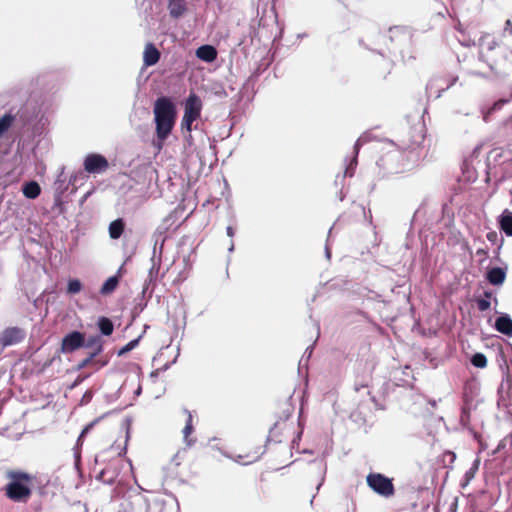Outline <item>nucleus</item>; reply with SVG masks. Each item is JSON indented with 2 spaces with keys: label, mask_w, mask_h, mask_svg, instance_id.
Returning <instances> with one entry per match:
<instances>
[{
  "label": "nucleus",
  "mask_w": 512,
  "mask_h": 512,
  "mask_svg": "<svg viewBox=\"0 0 512 512\" xmlns=\"http://www.w3.org/2000/svg\"><path fill=\"white\" fill-rule=\"evenodd\" d=\"M7 483L2 491L7 499L14 503H27L36 482V476L20 469H9L5 472Z\"/></svg>",
  "instance_id": "obj_1"
},
{
  "label": "nucleus",
  "mask_w": 512,
  "mask_h": 512,
  "mask_svg": "<svg viewBox=\"0 0 512 512\" xmlns=\"http://www.w3.org/2000/svg\"><path fill=\"white\" fill-rule=\"evenodd\" d=\"M157 139L163 143L171 133L176 118V108L167 97H160L154 104Z\"/></svg>",
  "instance_id": "obj_2"
},
{
  "label": "nucleus",
  "mask_w": 512,
  "mask_h": 512,
  "mask_svg": "<svg viewBox=\"0 0 512 512\" xmlns=\"http://www.w3.org/2000/svg\"><path fill=\"white\" fill-rule=\"evenodd\" d=\"M263 437H250L242 441L238 447V457L245 464L257 461L265 452L266 441Z\"/></svg>",
  "instance_id": "obj_3"
},
{
  "label": "nucleus",
  "mask_w": 512,
  "mask_h": 512,
  "mask_svg": "<svg viewBox=\"0 0 512 512\" xmlns=\"http://www.w3.org/2000/svg\"><path fill=\"white\" fill-rule=\"evenodd\" d=\"M368 487L384 498H390L395 494L393 480L387 476L372 472L366 476Z\"/></svg>",
  "instance_id": "obj_4"
},
{
  "label": "nucleus",
  "mask_w": 512,
  "mask_h": 512,
  "mask_svg": "<svg viewBox=\"0 0 512 512\" xmlns=\"http://www.w3.org/2000/svg\"><path fill=\"white\" fill-rule=\"evenodd\" d=\"M291 414H286L277 420L269 431L268 440L282 442L283 438L288 437L294 430L293 421L290 420Z\"/></svg>",
  "instance_id": "obj_5"
},
{
  "label": "nucleus",
  "mask_w": 512,
  "mask_h": 512,
  "mask_svg": "<svg viewBox=\"0 0 512 512\" xmlns=\"http://www.w3.org/2000/svg\"><path fill=\"white\" fill-rule=\"evenodd\" d=\"M108 167V160L101 154H88L84 160V170L90 174L102 173Z\"/></svg>",
  "instance_id": "obj_6"
},
{
  "label": "nucleus",
  "mask_w": 512,
  "mask_h": 512,
  "mask_svg": "<svg viewBox=\"0 0 512 512\" xmlns=\"http://www.w3.org/2000/svg\"><path fill=\"white\" fill-rule=\"evenodd\" d=\"M85 345V335L79 331H73L65 335L61 342V352L72 353Z\"/></svg>",
  "instance_id": "obj_7"
},
{
  "label": "nucleus",
  "mask_w": 512,
  "mask_h": 512,
  "mask_svg": "<svg viewBox=\"0 0 512 512\" xmlns=\"http://www.w3.org/2000/svg\"><path fill=\"white\" fill-rule=\"evenodd\" d=\"M25 338V333L21 328L8 327L0 334V344L3 347L20 343Z\"/></svg>",
  "instance_id": "obj_8"
},
{
  "label": "nucleus",
  "mask_w": 512,
  "mask_h": 512,
  "mask_svg": "<svg viewBox=\"0 0 512 512\" xmlns=\"http://www.w3.org/2000/svg\"><path fill=\"white\" fill-rule=\"evenodd\" d=\"M201 110L202 102L200 98L196 94L191 93L185 102L184 113L197 120L201 115Z\"/></svg>",
  "instance_id": "obj_9"
},
{
  "label": "nucleus",
  "mask_w": 512,
  "mask_h": 512,
  "mask_svg": "<svg viewBox=\"0 0 512 512\" xmlns=\"http://www.w3.org/2000/svg\"><path fill=\"white\" fill-rule=\"evenodd\" d=\"M183 412L186 415V423H185V426H184L183 431H182L183 432V438H184L185 443L188 446H192L196 442V439L191 437V435L194 432L193 415L187 409H183Z\"/></svg>",
  "instance_id": "obj_10"
},
{
  "label": "nucleus",
  "mask_w": 512,
  "mask_h": 512,
  "mask_svg": "<svg viewBox=\"0 0 512 512\" xmlns=\"http://www.w3.org/2000/svg\"><path fill=\"white\" fill-rule=\"evenodd\" d=\"M168 10L172 18L178 19L182 17L187 11L186 0H169Z\"/></svg>",
  "instance_id": "obj_11"
},
{
  "label": "nucleus",
  "mask_w": 512,
  "mask_h": 512,
  "mask_svg": "<svg viewBox=\"0 0 512 512\" xmlns=\"http://www.w3.org/2000/svg\"><path fill=\"white\" fill-rule=\"evenodd\" d=\"M196 56L204 62H212L217 57V50L212 45H202L196 50Z\"/></svg>",
  "instance_id": "obj_12"
},
{
  "label": "nucleus",
  "mask_w": 512,
  "mask_h": 512,
  "mask_svg": "<svg viewBox=\"0 0 512 512\" xmlns=\"http://www.w3.org/2000/svg\"><path fill=\"white\" fill-rule=\"evenodd\" d=\"M487 280L492 285H501L506 278L505 271L500 267H494L487 272Z\"/></svg>",
  "instance_id": "obj_13"
},
{
  "label": "nucleus",
  "mask_w": 512,
  "mask_h": 512,
  "mask_svg": "<svg viewBox=\"0 0 512 512\" xmlns=\"http://www.w3.org/2000/svg\"><path fill=\"white\" fill-rule=\"evenodd\" d=\"M159 58L158 49L151 43L147 44L143 53L144 64H157Z\"/></svg>",
  "instance_id": "obj_14"
},
{
  "label": "nucleus",
  "mask_w": 512,
  "mask_h": 512,
  "mask_svg": "<svg viewBox=\"0 0 512 512\" xmlns=\"http://www.w3.org/2000/svg\"><path fill=\"white\" fill-rule=\"evenodd\" d=\"M499 226L507 236H512V212L508 209H505L501 214Z\"/></svg>",
  "instance_id": "obj_15"
},
{
  "label": "nucleus",
  "mask_w": 512,
  "mask_h": 512,
  "mask_svg": "<svg viewBox=\"0 0 512 512\" xmlns=\"http://www.w3.org/2000/svg\"><path fill=\"white\" fill-rule=\"evenodd\" d=\"M125 229V222L122 218H118L109 224V236L111 239H119Z\"/></svg>",
  "instance_id": "obj_16"
},
{
  "label": "nucleus",
  "mask_w": 512,
  "mask_h": 512,
  "mask_svg": "<svg viewBox=\"0 0 512 512\" xmlns=\"http://www.w3.org/2000/svg\"><path fill=\"white\" fill-rule=\"evenodd\" d=\"M495 328L508 336H512V320L508 316H500L496 319Z\"/></svg>",
  "instance_id": "obj_17"
},
{
  "label": "nucleus",
  "mask_w": 512,
  "mask_h": 512,
  "mask_svg": "<svg viewBox=\"0 0 512 512\" xmlns=\"http://www.w3.org/2000/svg\"><path fill=\"white\" fill-rule=\"evenodd\" d=\"M22 192L28 199H36L41 193V187L36 181H30L23 185Z\"/></svg>",
  "instance_id": "obj_18"
},
{
  "label": "nucleus",
  "mask_w": 512,
  "mask_h": 512,
  "mask_svg": "<svg viewBox=\"0 0 512 512\" xmlns=\"http://www.w3.org/2000/svg\"><path fill=\"white\" fill-rule=\"evenodd\" d=\"M474 397H475V385H474V383L473 382H466L465 385H464L463 395H462L463 405L468 404V405L473 406Z\"/></svg>",
  "instance_id": "obj_19"
},
{
  "label": "nucleus",
  "mask_w": 512,
  "mask_h": 512,
  "mask_svg": "<svg viewBox=\"0 0 512 512\" xmlns=\"http://www.w3.org/2000/svg\"><path fill=\"white\" fill-rule=\"evenodd\" d=\"M98 327L101 333L105 336H110L113 333V322L107 317H100L98 320Z\"/></svg>",
  "instance_id": "obj_20"
},
{
  "label": "nucleus",
  "mask_w": 512,
  "mask_h": 512,
  "mask_svg": "<svg viewBox=\"0 0 512 512\" xmlns=\"http://www.w3.org/2000/svg\"><path fill=\"white\" fill-rule=\"evenodd\" d=\"M119 280L116 276L109 277L100 289L102 295H108L112 293L118 286Z\"/></svg>",
  "instance_id": "obj_21"
},
{
  "label": "nucleus",
  "mask_w": 512,
  "mask_h": 512,
  "mask_svg": "<svg viewBox=\"0 0 512 512\" xmlns=\"http://www.w3.org/2000/svg\"><path fill=\"white\" fill-rule=\"evenodd\" d=\"M473 409V406L471 405H463L461 407V414H460V423L463 427H468L471 422V411Z\"/></svg>",
  "instance_id": "obj_22"
},
{
  "label": "nucleus",
  "mask_w": 512,
  "mask_h": 512,
  "mask_svg": "<svg viewBox=\"0 0 512 512\" xmlns=\"http://www.w3.org/2000/svg\"><path fill=\"white\" fill-rule=\"evenodd\" d=\"M492 297V292L490 291H485L484 292V298H479L476 300V304H477V308L483 312V311H486L490 308L491 306V303H490V298Z\"/></svg>",
  "instance_id": "obj_23"
},
{
  "label": "nucleus",
  "mask_w": 512,
  "mask_h": 512,
  "mask_svg": "<svg viewBox=\"0 0 512 512\" xmlns=\"http://www.w3.org/2000/svg\"><path fill=\"white\" fill-rule=\"evenodd\" d=\"M15 117L11 114H5L0 118V137L11 127Z\"/></svg>",
  "instance_id": "obj_24"
},
{
  "label": "nucleus",
  "mask_w": 512,
  "mask_h": 512,
  "mask_svg": "<svg viewBox=\"0 0 512 512\" xmlns=\"http://www.w3.org/2000/svg\"><path fill=\"white\" fill-rule=\"evenodd\" d=\"M82 290V283L78 279H70L67 285V293L74 295Z\"/></svg>",
  "instance_id": "obj_25"
},
{
  "label": "nucleus",
  "mask_w": 512,
  "mask_h": 512,
  "mask_svg": "<svg viewBox=\"0 0 512 512\" xmlns=\"http://www.w3.org/2000/svg\"><path fill=\"white\" fill-rule=\"evenodd\" d=\"M471 363L478 368H484L487 365V358L482 353H476L471 358Z\"/></svg>",
  "instance_id": "obj_26"
},
{
  "label": "nucleus",
  "mask_w": 512,
  "mask_h": 512,
  "mask_svg": "<svg viewBox=\"0 0 512 512\" xmlns=\"http://www.w3.org/2000/svg\"><path fill=\"white\" fill-rule=\"evenodd\" d=\"M508 102V100L506 99H500L498 101H496L493 106L486 112V114L484 115V120L485 121H488V118H489V115H491L493 112L497 111V110H500L504 104H506Z\"/></svg>",
  "instance_id": "obj_27"
},
{
  "label": "nucleus",
  "mask_w": 512,
  "mask_h": 512,
  "mask_svg": "<svg viewBox=\"0 0 512 512\" xmlns=\"http://www.w3.org/2000/svg\"><path fill=\"white\" fill-rule=\"evenodd\" d=\"M102 351V345H98V348L92 352L87 358L83 359L80 363H79V368H84V367H87L91 362L92 360Z\"/></svg>",
  "instance_id": "obj_28"
},
{
  "label": "nucleus",
  "mask_w": 512,
  "mask_h": 512,
  "mask_svg": "<svg viewBox=\"0 0 512 512\" xmlns=\"http://www.w3.org/2000/svg\"><path fill=\"white\" fill-rule=\"evenodd\" d=\"M139 340H140V338H137V339H134V340H131L130 342H128L125 346H123L118 351V356H123L124 354L133 350L138 345Z\"/></svg>",
  "instance_id": "obj_29"
},
{
  "label": "nucleus",
  "mask_w": 512,
  "mask_h": 512,
  "mask_svg": "<svg viewBox=\"0 0 512 512\" xmlns=\"http://www.w3.org/2000/svg\"><path fill=\"white\" fill-rule=\"evenodd\" d=\"M196 121L195 118L189 116V115H186V113H184L183 115V118H182V121H181V128L182 130H186L187 132H191L192 130V123Z\"/></svg>",
  "instance_id": "obj_30"
},
{
  "label": "nucleus",
  "mask_w": 512,
  "mask_h": 512,
  "mask_svg": "<svg viewBox=\"0 0 512 512\" xmlns=\"http://www.w3.org/2000/svg\"><path fill=\"white\" fill-rule=\"evenodd\" d=\"M196 121L195 118L189 116V115H186V113H184L183 115V118H182V121H181V128L182 130H186L187 132H191L192 130V123Z\"/></svg>",
  "instance_id": "obj_31"
},
{
  "label": "nucleus",
  "mask_w": 512,
  "mask_h": 512,
  "mask_svg": "<svg viewBox=\"0 0 512 512\" xmlns=\"http://www.w3.org/2000/svg\"><path fill=\"white\" fill-rule=\"evenodd\" d=\"M98 420H94L92 421L91 423H89L81 432L80 436H79V440L82 439L92 428L93 426L95 425V423L97 422Z\"/></svg>",
  "instance_id": "obj_32"
},
{
  "label": "nucleus",
  "mask_w": 512,
  "mask_h": 512,
  "mask_svg": "<svg viewBox=\"0 0 512 512\" xmlns=\"http://www.w3.org/2000/svg\"><path fill=\"white\" fill-rule=\"evenodd\" d=\"M94 345H96V346H98V345H102V344H101V342H100L99 337H93V338H90V339L88 340L87 346H89V347H90V346H94ZM97 348H98V347H96V349H97Z\"/></svg>",
  "instance_id": "obj_33"
},
{
  "label": "nucleus",
  "mask_w": 512,
  "mask_h": 512,
  "mask_svg": "<svg viewBox=\"0 0 512 512\" xmlns=\"http://www.w3.org/2000/svg\"><path fill=\"white\" fill-rule=\"evenodd\" d=\"M420 128H421L420 129V134L418 135V138L416 140H414V143H416V144H420L424 140V134L422 133L423 129H424V126L421 125Z\"/></svg>",
  "instance_id": "obj_34"
},
{
  "label": "nucleus",
  "mask_w": 512,
  "mask_h": 512,
  "mask_svg": "<svg viewBox=\"0 0 512 512\" xmlns=\"http://www.w3.org/2000/svg\"><path fill=\"white\" fill-rule=\"evenodd\" d=\"M504 32H508L512 35V22L511 20H507L504 27Z\"/></svg>",
  "instance_id": "obj_35"
},
{
  "label": "nucleus",
  "mask_w": 512,
  "mask_h": 512,
  "mask_svg": "<svg viewBox=\"0 0 512 512\" xmlns=\"http://www.w3.org/2000/svg\"><path fill=\"white\" fill-rule=\"evenodd\" d=\"M368 383H361L355 385V391L358 392L361 388H368Z\"/></svg>",
  "instance_id": "obj_36"
},
{
  "label": "nucleus",
  "mask_w": 512,
  "mask_h": 512,
  "mask_svg": "<svg viewBox=\"0 0 512 512\" xmlns=\"http://www.w3.org/2000/svg\"><path fill=\"white\" fill-rule=\"evenodd\" d=\"M226 232H227V235L229 237H233L234 236V229H233V227L228 226L227 229H226Z\"/></svg>",
  "instance_id": "obj_37"
},
{
  "label": "nucleus",
  "mask_w": 512,
  "mask_h": 512,
  "mask_svg": "<svg viewBox=\"0 0 512 512\" xmlns=\"http://www.w3.org/2000/svg\"><path fill=\"white\" fill-rule=\"evenodd\" d=\"M447 455L450 456L451 461L455 458V454L453 452H448Z\"/></svg>",
  "instance_id": "obj_38"
}]
</instances>
